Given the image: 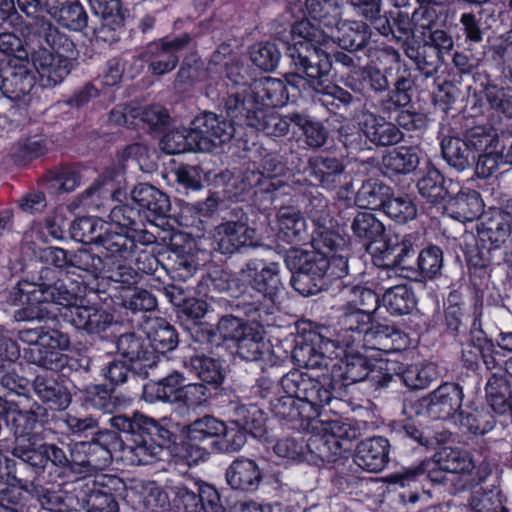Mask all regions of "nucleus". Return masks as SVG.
<instances>
[{
  "instance_id": "nucleus-1",
  "label": "nucleus",
  "mask_w": 512,
  "mask_h": 512,
  "mask_svg": "<svg viewBox=\"0 0 512 512\" xmlns=\"http://www.w3.org/2000/svg\"><path fill=\"white\" fill-rule=\"evenodd\" d=\"M84 289L77 281L64 282L57 278L49 267L40 269L32 281H19L9 292L8 302L21 307L14 311L15 321L44 320L49 312L44 304H57L65 307L62 316L78 330L89 335L104 337L115 324L114 315L95 305H79Z\"/></svg>"
},
{
  "instance_id": "nucleus-2",
  "label": "nucleus",
  "mask_w": 512,
  "mask_h": 512,
  "mask_svg": "<svg viewBox=\"0 0 512 512\" xmlns=\"http://www.w3.org/2000/svg\"><path fill=\"white\" fill-rule=\"evenodd\" d=\"M110 425L126 434L122 441L115 431L104 429L97 436L76 441L71 456L77 466L87 470H99L112 461V453L120 448L131 464L147 465L159 458L162 449L173 442V433L160 421L140 412L116 414L109 419Z\"/></svg>"
},
{
  "instance_id": "nucleus-3",
  "label": "nucleus",
  "mask_w": 512,
  "mask_h": 512,
  "mask_svg": "<svg viewBox=\"0 0 512 512\" xmlns=\"http://www.w3.org/2000/svg\"><path fill=\"white\" fill-rule=\"evenodd\" d=\"M292 32L299 34L302 40L286 48L293 68V71L285 75L289 86L299 92L313 90L331 98V104L337 108L350 106L354 101L353 95L329 80L332 59L321 48L326 43V32L314 27L309 21L297 23Z\"/></svg>"
},
{
  "instance_id": "nucleus-4",
  "label": "nucleus",
  "mask_w": 512,
  "mask_h": 512,
  "mask_svg": "<svg viewBox=\"0 0 512 512\" xmlns=\"http://www.w3.org/2000/svg\"><path fill=\"white\" fill-rule=\"evenodd\" d=\"M40 46L31 53L30 61L45 88L61 84L74 68L76 45L73 40L53 23L42 21Z\"/></svg>"
},
{
  "instance_id": "nucleus-5",
  "label": "nucleus",
  "mask_w": 512,
  "mask_h": 512,
  "mask_svg": "<svg viewBox=\"0 0 512 512\" xmlns=\"http://www.w3.org/2000/svg\"><path fill=\"white\" fill-rule=\"evenodd\" d=\"M224 128L218 115L204 112L196 117L189 128H177L167 132L160 141L166 154H180L189 151L214 152L224 143Z\"/></svg>"
},
{
  "instance_id": "nucleus-6",
  "label": "nucleus",
  "mask_w": 512,
  "mask_h": 512,
  "mask_svg": "<svg viewBox=\"0 0 512 512\" xmlns=\"http://www.w3.org/2000/svg\"><path fill=\"white\" fill-rule=\"evenodd\" d=\"M284 393L294 395L298 401L308 403L312 408L328 405L335 397L337 383L330 374L310 376L299 370H292L280 379Z\"/></svg>"
},
{
  "instance_id": "nucleus-7",
  "label": "nucleus",
  "mask_w": 512,
  "mask_h": 512,
  "mask_svg": "<svg viewBox=\"0 0 512 512\" xmlns=\"http://www.w3.org/2000/svg\"><path fill=\"white\" fill-rule=\"evenodd\" d=\"M343 351L338 364H334L330 376L337 383V390L363 380H370L376 387L384 388L394 380L393 375L385 372L387 369L380 363L376 366L373 361L358 352Z\"/></svg>"
},
{
  "instance_id": "nucleus-8",
  "label": "nucleus",
  "mask_w": 512,
  "mask_h": 512,
  "mask_svg": "<svg viewBox=\"0 0 512 512\" xmlns=\"http://www.w3.org/2000/svg\"><path fill=\"white\" fill-rule=\"evenodd\" d=\"M420 245L421 236L418 232L394 233L385 239L381 247L371 252L372 261L377 267L400 268L406 274Z\"/></svg>"
},
{
  "instance_id": "nucleus-9",
  "label": "nucleus",
  "mask_w": 512,
  "mask_h": 512,
  "mask_svg": "<svg viewBox=\"0 0 512 512\" xmlns=\"http://www.w3.org/2000/svg\"><path fill=\"white\" fill-rule=\"evenodd\" d=\"M8 403L1 399L0 408L6 413V422L15 437L12 454L20 458L28 452L34 441L41 437L34 432V428L39 422L40 417L44 415V409L37 405L36 409H20L16 404Z\"/></svg>"
},
{
  "instance_id": "nucleus-10",
  "label": "nucleus",
  "mask_w": 512,
  "mask_h": 512,
  "mask_svg": "<svg viewBox=\"0 0 512 512\" xmlns=\"http://www.w3.org/2000/svg\"><path fill=\"white\" fill-rule=\"evenodd\" d=\"M239 112L231 117V128L233 130L231 138L235 137L234 125H247L262 131L268 136L281 137L289 132L290 124H292L291 117L293 113L281 116L272 109L257 106L254 101L251 107L245 106Z\"/></svg>"
},
{
  "instance_id": "nucleus-11",
  "label": "nucleus",
  "mask_w": 512,
  "mask_h": 512,
  "mask_svg": "<svg viewBox=\"0 0 512 512\" xmlns=\"http://www.w3.org/2000/svg\"><path fill=\"white\" fill-rule=\"evenodd\" d=\"M192 38L183 33L173 39H162L149 44L141 54V59L148 64V71L154 76L165 75L174 70L179 62L177 53L185 49Z\"/></svg>"
},
{
  "instance_id": "nucleus-12",
  "label": "nucleus",
  "mask_w": 512,
  "mask_h": 512,
  "mask_svg": "<svg viewBox=\"0 0 512 512\" xmlns=\"http://www.w3.org/2000/svg\"><path fill=\"white\" fill-rule=\"evenodd\" d=\"M226 341L229 349H236V354L247 361L261 358L263 337L259 330L248 326L238 315L226 313Z\"/></svg>"
},
{
  "instance_id": "nucleus-13",
  "label": "nucleus",
  "mask_w": 512,
  "mask_h": 512,
  "mask_svg": "<svg viewBox=\"0 0 512 512\" xmlns=\"http://www.w3.org/2000/svg\"><path fill=\"white\" fill-rule=\"evenodd\" d=\"M124 482L117 476H102L85 485L80 503L86 512H119L116 493L124 489Z\"/></svg>"
},
{
  "instance_id": "nucleus-14",
  "label": "nucleus",
  "mask_w": 512,
  "mask_h": 512,
  "mask_svg": "<svg viewBox=\"0 0 512 512\" xmlns=\"http://www.w3.org/2000/svg\"><path fill=\"white\" fill-rule=\"evenodd\" d=\"M35 83L30 59L0 60V91L4 97L21 100L30 94Z\"/></svg>"
},
{
  "instance_id": "nucleus-15",
  "label": "nucleus",
  "mask_w": 512,
  "mask_h": 512,
  "mask_svg": "<svg viewBox=\"0 0 512 512\" xmlns=\"http://www.w3.org/2000/svg\"><path fill=\"white\" fill-rule=\"evenodd\" d=\"M119 354L132 364L133 371L138 377L146 379L151 376L159 361L151 346L135 332L121 334L116 342Z\"/></svg>"
},
{
  "instance_id": "nucleus-16",
  "label": "nucleus",
  "mask_w": 512,
  "mask_h": 512,
  "mask_svg": "<svg viewBox=\"0 0 512 512\" xmlns=\"http://www.w3.org/2000/svg\"><path fill=\"white\" fill-rule=\"evenodd\" d=\"M88 1L94 13L99 16V24L93 27L95 41L109 45L119 41L125 21L121 0Z\"/></svg>"
},
{
  "instance_id": "nucleus-17",
  "label": "nucleus",
  "mask_w": 512,
  "mask_h": 512,
  "mask_svg": "<svg viewBox=\"0 0 512 512\" xmlns=\"http://www.w3.org/2000/svg\"><path fill=\"white\" fill-rule=\"evenodd\" d=\"M50 341H40V344L32 345L24 350V358L27 362L46 370L60 371L67 362V355L62 351L69 348L71 342L67 334L52 333Z\"/></svg>"
},
{
  "instance_id": "nucleus-18",
  "label": "nucleus",
  "mask_w": 512,
  "mask_h": 512,
  "mask_svg": "<svg viewBox=\"0 0 512 512\" xmlns=\"http://www.w3.org/2000/svg\"><path fill=\"white\" fill-rule=\"evenodd\" d=\"M226 79V115L231 118L245 106L253 105V100L249 98L252 84L247 67L239 60L235 65L226 66Z\"/></svg>"
},
{
  "instance_id": "nucleus-19",
  "label": "nucleus",
  "mask_w": 512,
  "mask_h": 512,
  "mask_svg": "<svg viewBox=\"0 0 512 512\" xmlns=\"http://www.w3.org/2000/svg\"><path fill=\"white\" fill-rule=\"evenodd\" d=\"M19 459L22 464H29L32 467L45 469L48 464L60 468L76 471L75 457L68 454L64 444L47 443L44 442L42 437L32 443L28 452L24 453Z\"/></svg>"
},
{
  "instance_id": "nucleus-20",
  "label": "nucleus",
  "mask_w": 512,
  "mask_h": 512,
  "mask_svg": "<svg viewBox=\"0 0 512 512\" xmlns=\"http://www.w3.org/2000/svg\"><path fill=\"white\" fill-rule=\"evenodd\" d=\"M156 242V237L144 229L143 226H135L131 230L115 231L108 233L104 239L106 258L117 260H129L136 253L137 244L150 245Z\"/></svg>"
},
{
  "instance_id": "nucleus-21",
  "label": "nucleus",
  "mask_w": 512,
  "mask_h": 512,
  "mask_svg": "<svg viewBox=\"0 0 512 512\" xmlns=\"http://www.w3.org/2000/svg\"><path fill=\"white\" fill-rule=\"evenodd\" d=\"M464 393L455 382H445L433 390L425 399L427 413L434 418L455 417L462 407Z\"/></svg>"
},
{
  "instance_id": "nucleus-22",
  "label": "nucleus",
  "mask_w": 512,
  "mask_h": 512,
  "mask_svg": "<svg viewBox=\"0 0 512 512\" xmlns=\"http://www.w3.org/2000/svg\"><path fill=\"white\" fill-rule=\"evenodd\" d=\"M236 392L234 388H230L229 393L226 391V397H229V401L226 403V425L246 429L255 437L262 436L264 433L262 412L255 406L247 407L241 404L240 397Z\"/></svg>"
},
{
  "instance_id": "nucleus-23",
  "label": "nucleus",
  "mask_w": 512,
  "mask_h": 512,
  "mask_svg": "<svg viewBox=\"0 0 512 512\" xmlns=\"http://www.w3.org/2000/svg\"><path fill=\"white\" fill-rule=\"evenodd\" d=\"M130 196L150 222L164 219L169 215L171 202L168 195L151 184H137L131 190Z\"/></svg>"
},
{
  "instance_id": "nucleus-24",
  "label": "nucleus",
  "mask_w": 512,
  "mask_h": 512,
  "mask_svg": "<svg viewBox=\"0 0 512 512\" xmlns=\"http://www.w3.org/2000/svg\"><path fill=\"white\" fill-rule=\"evenodd\" d=\"M477 233L482 244H488L494 250L506 248L512 234V222L501 209H493L484 213L477 225Z\"/></svg>"
},
{
  "instance_id": "nucleus-25",
  "label": "nucleus",
  "mask_w": 512,
  "mask_h": 512,
  "mask_svg": "<svg viewBox=\"0 0 512 512\" xmlns=\"http://www.w3.org/2000/svg\"><path fill=\"white\" fill-rule=\"evenodd\" d=\"M371 35V29L365 22L340 20L332 31L326 32V42L331 39L342 49L355 52L368 45Z\"/></svg>"
},
{
  "instance_id": "nucleus-26",
  "label": "nucleus",
  "mask_w": 512,
  "mask_h": 512,
  "mask_svg": "<svg viewBox=\"0 0 512 512\" xmlns=\"http://www.w3.org/2000/svg\"><path fill=\"white\" fill-rule=\"evenodd\" d=\"M361 130L368 141L377 147L393 146L403 140L404 134L398 126L387 121L384 116L367 112L360 123Z\"/></svg>"
},
{
  "instance_id": "nucleus-27",
  "label": "nucleus",
  "mask_w": 512,
  "mask_h": 512,
  "mask_svg": "<svg viewBox=\"0 0 512 512\" xmlns=\"http://www.w3.org/2000/svg\"><path fill=\"white\" fill-rule=\"evenodd\" d=\"M389 441L381 436L365 439L358 443L354 462L361 469L378 473L382 471L389 462Z\"/></svg>"
},
{
  "instance_id": "nucleus-28",
  "label": "nucleus",
  "mask_w": 512,
  "mask_h": 512,
  "mask_svg": "<svg viewBox=\"0 0 512 512\" xmlns=\"http://www.w3.org/2000/svg\"><path fill=\"white\" fill-rule=\"evenodd\" d=\"M247 217L242 208L234 207L226 216V253H234L242 248L255 247V230L247 226Z\"/></svg>"
},
{
  "instance_id": "nucleus-29",
  "label": "nucleus",
  "mask_w": 512,
  "mask_h": 512,
  "mask_svg": "<svg viewBox=\"0 0 512 512\" xmlns=\"http://www.w3.org/2000/svg\"><path fill=\"white\" fill-rule=\"evenodd\" d=\"M48 15L70 31L82 32L88 27V14L79 0H51Z\"/></svg>"
},
{
  "instance_id": "nucleus-30",
  "label": "nucleus",
  "mask_w": 512,
  "mask_h": 512,
  "mask_svg": "<svg viewBox=\"0 0 512 512\" xmlns=\"http://www.w3.org/2000/svg\"><path fill=\"white\" fill-rule=\"evenodd\" d=\"M276 239L288 244H299L308 238L306 221L293 206H282L277 211Z\"/></svg>"
},
{
  "instance_id": "nucleus-31",
  "label": "nucleus",
  "mask_w": 512,
  "mask_h": 512,
  "mask_svg": "<svg viewBox=\"0 0 512 512\" xmlns=\"http://www.w3.org/2000/svg\"><path fill=\"white\" fill-rule=\"evenodd\" d=\"M143 331L154 353L165 354L178 346V333L165 318H148L143 324Z\"/></svg>"
},
{
  "instance_id": "nucleus-32",
  "label": "nucleus",
  "mask_w": 512,
  "mask_h": 512,
  "mask_svg": "<svg viewBox=\"0 0 512 512\" xmlns=\"http://www.w3.org/2000/svg\"><path fill=\"white\" fill-rule=\"evenodd\" d=\"M289 85L286 80L266 77L253 82L249 98L256 102L257 106H263L266 109L282 106L289 100Z\"/></svg>"
},
{
  "instance_id": "nucleus-33",
  "label": "nucleus",
  "mask_w": 512,
  "mask_h": 512,
  "mask_svg": "<svg viewBox=\"0 0 512 512\" xmlns=\"http://www.w3.org/2000/svg\"><path fill=\"white\" fill-rule=\"evenodd\" d=\"M187 437L191 440H200L207 443L212 451L221 453L224 445V423L216 418L206 415L198 418L186 427Z\"/></svg>"
},
{
  "instance_id": "nucleus-34",
  "label": "nucleus",
  "mask_w": 512,
  "mask_h": 512,
  "mask_svg": "<svg viewBox=\"0 0 512 512\" xmlns=\"http://www.w3.org/2000/svg\"><path fill=\"white\" fill-rule=\"evenodd\" d=\"M344 170V164L336 157L318 155L308 160L309 176L327 189H334L340 184Z\"/></svg>"
},
{
  "instance_id": "nucleus-35",
  "label": "nucleus",
  "mask_w": 512,
  "mask_h": 512,
  "mask_svg": "<svg viewBox=\"0 0 512 512\" xmlns=\"http://www.w3.org/2000/svg\"><path fill=\"white\" fill-rule=\"evenodd\" d=\"M284 262L287 268L299 267L327 283V255L320 251L292 248L286 251Z\"/></svg>"
},
{
  "instance_id": "nucleus-36",
  "label": "nucleus",
  "mask_w": 512,
  "mask_h": 512,
  "mask_svg": "<svg viewBox=\"0 0 512 512\" xmlns=\"http://www.w3.org/2000/svg\"><path fill=\"white\" fill-rule=\"evenodd\" d=\"M417 253L418 257L408 268V273L405 274L406 278L421 282L433 279L441 273L443 252L438 246L430 245Z\"/></svg>"
},
{
  "instance_id": "nucleus-37",
  "label": "nucleus",
  "mask_w": 512,
  "mask_h": 512,
  "mask_svg": "<svg viewBox=\"0 0 512 512\" xmlns=\"http://www.w3.org/2000/svg\"><path fill=\"white\" fill-rule=\"evenodd\" d=\"M116 230L99 218L80 217L75 219L69 227L70 237L83 244L96 243L104 248V239L108 233H115Z\"/></svg>"
},
{
  "instance_id": "nucleus-38",
  "label": "nucleus",
  "mask_w": 512,
  "mask_h": 512,
  "mask_svg": "<svg viewBox=\"0 0 512 512\" xmlns=\"http://www.w3.org/2000/svg\"><path fill=\"white\" fill-rule=\"evenodd\" d=\"M403 341V334L398 329L374 320L363 338L364 345L385 353L399 351Z\"/></svg>"
},
{
  "instance_id": "nucleus-39",
  "label": "nucleus",
  "mask_w": 512,
  "mask_h": 512,
  "mask_svg": "<svg viewBox=\"0 0 512 512\" xmlns=\"http://www.w3.org/2000/svg\"><path fill=\"white\" fill-rule=\"evenodd\" d=\"M440 146L442 157L451 168L458 172L473 168L476 157L464 138L444 136Z\"/></svg>"
},
{
  "instance_id": "nucleus-40",
  "label": "nucleus",
  "mask_w": 512,
  "mask_h": 512,
  "mask_svg": "<svg viewBox=\"0 0 512 512\" xmlns=\"http://www.w3.org/2000/svg\"><path fill=\"white\" fill-rule=\"evenodd\" d=\"M413 86L414 81L410 74L403 72L397 75L392 89L378 102V111L383 115H390L408 106L412 101Z\"/></svg>"
},
{
  "instance_id": "nucleus-41",
  "label": "nucleus",
  "mask_w": 512,
  "mask_h": 512,
  "mask_svg": "<svg viewBox=\"0 0 512 512\" xmlns=\"http://www.w3.org/2000/svg\"><path fill=\"white\" fill-rule=\"evenodd\" d=\"M32 386L38 398L49 405L51 409L64 410L71 403L70 393L53 377L37 375Z\"/></svg>"
},
{
  "instance_id": "nucleus-42",
  "label": "nucleus",
  "mask_w": 512,
  "mask_h": 512,
  "mask_svg": "<svg viewBox=\"0 0 512 512\" xmlns=\"http://www.w3.org/2000/svg\"><path fill=\"white\" fill-rule=\"evenodd\" d=\"M262 479L256 463L247 458L236 459L226 471V482L233 489L254 491Z\"/></svg>"
},
{
  "instance_id": "nucleus-43",
  "label": "nucleus",
  "mask_w": 512,
  "mask_h": 512,
  "mask_svg": "<svg viewBox=\"0 0 512 512\" xmlns=\"http://www.w3.org/2000/svg\"><path fill=\"white\" fill-rule=\"evenodd\" d=\"M404 52L427 78L434 76L444 62V58L425 40L422 43H407Z\"/></svg>"
},
{
  "instance_id": "nucleus-44",
  "label": "nucleus",
  "mask_w": 512,
  "mask_h": 512,
  "mask_svg": "<svg viewBox=\"0 0 512 512\" xmlns=\"http://www.w3.org/2000/svg\"><path fill=\"white\" fill-rule=\"evenodd\" d=\"M342 312V328L335 337H348L353 339V344L363 341L365 333L373 322L372 315L353 309L351 304H345Z\"/></svg>"
},
{
  "instance_id": "nucleus-45",
  "label": "nucleus",
  "mask_w": 512,
  "mask_h": 512,
  "mask_svg": "<svg viewBox=\"0 0 512 512\" xmlns=\"http://www.w3.org/2000/svg\"><path fill=\"white\" fill-rule=\"evenodd\" d=\"M485 398L491 409L504 415L510 411L512 390L509 381L502 374L493 373L485 385Z\"/></svg>"
},
{
  "instance_id": "nucleus-46",
  "label": "nucleus",
  "mask_w": 512,
  "mask_h": 512,
  "mask_svg": "<svg viewBox=\"0 0 512 512\" xmlns=\"http://www.w3.org/2000/svg\"><path fill=\"white\" fill-rule=\"evenodd\" d=\"M83 392L85 401L103 413L120 414L118 411L130 402L126 397L113 395L105 385H89L84 388Z\"/></svg>"
},
{
  "instance_id": "nucleus-47",
  "label": "nucleus",
  "mask_w": 512,
  "mask_h": 512,
  "mask_svg": "<svg viewBox=\"0 0 512 512\" xmlns=\"http://www.w3.org/2000/svg\"><path fill=\"white\" fill-rule=\"evenodd\" d=\"M311 243L313 250L324 255L347 251V242L339 232L337 221L314 228Z\"/></svg>"
},
{
  "instance_id": "nucleus-48",
  "label": "nucleus",
  "mask_w": 512,
  "mask_h": 512,
  "mask_svg": "<svg viewBox=\"0 0 512 512\" xmlns=\"http://www.w3.org/2000/svg\"><path fill=\"white\" fill-rule=\"evenodd\" d=\"M353 346V339L348 337L324 338L320 341L319 349L312 355L303 367L308 369H328L330 361L342 356L346 348Z\"/></svg>"
},
{
  "instance_id": "nucleus-49",
  "label": "nucleus",
  "mask_w": 512,
  "mask_h": 512,
  "mask_svg": "<svg viewBox=\"0 0 512 512\" xmlns=\"http://www.w3.org/2000/svg\"><path fill=\"white\" fill-rule=\"evenodd\" d=\"M351 230L367 250L385 234L384 224L370 212H358L353 218Z\"/></svg>"
},
{
  "instance_id": "nucleus-50",
  "label": "nucleus",
  "mask_w": 512,
  "mask_h": 512,
  "mask_svg": "<svg viewBox=\"0 0 512 512\" xmlns=\"http://www.w3.org/2000/svg\"><path fill=\"white\" fill-rule=\"evenodd\" d=\"M419 163V154L411 147L394 149L382 158V166L389 174H410L416 171Z\"/></svg>"
},
{
  "instance_id": "nucleus-51",
  "label": "nucleus",
  "mask_w": 512,
  "mask_h": 512,
  "mask_svg": "<svg viewBox=\"0 0 512 512\" xmlns=\"http://www.w3.org/2000/svg\"><path fill=\"white\" fill-rule=\"evenodd\" d=\"M252 287L274 302L283 289L279 264L271 262L259 272H255Z\"/></svg>"
},
{
  "instance_id": "nucleus-52",
  "label": "nucleus",
  "mask_w": 512,
  "mask_h": 512,
  "mask_svg": "<svg viewBox=\"0 0 512 512\" xmlns=\"http://www.w3.org/2000/svg\"><path fill=\"white\" fill-rule=\"evenodd\" d=\"M382 302L387 311L396 316L409 314L416 306L413 291L407 285H396L385 291Z\"/></svg>"
},
{
  "instance_id": "nucleus-53",
  "label": "nucleus",
  "mask_w": 512,
  "mask_h": 512,
  "mask_svg": "<svg viewBox=\"0 0 512 512\" xmlns=\"http://www.w3.org/2000/svg\"><path fill=\"white\" fill-rule=\"evenodd\" d=\"M392 191L388 185L371 179L362 184L357 192L356 201L361 207L371 210L381 209L383 211Z\"/></svg>"
},
{
  "instance_id": "nucleus-54",
  "label": "nucleus",
  "mask_w": 512,
  "mask_h": 512,
  "mask_svg": "<svg viewBox=\"0 0 512 512\" xmlns=\"http://www.w3.org/2000/svg\"><path fill=\"white\" fill-rule=\"evenodd\" d=\"M306 9L310 17L332 31L341 20V7L337 0H306Z\"/></svg>"
},
{
  "instance_id": "nucleus-55",
  "label": "nucleus",
  "mask_w": 512,
  "mask_h": 512,
  "mask_svg": "<svg viewBox=\"0 0 512 512\" xmlns=\"http://www.w3.org/2000/svg\"><path fill=\"white\" fill-rule=\"evenodd\" d=\"M444 176L435 168L429 169L417 182L418 192L432 205L442 203L448 195Z\"/></svg>"
},
{
  "instance_id": "nucleus-56",
  "label": "nucleus",
  "mask_w": 512,
  "mask_h": 512,
  "mask_svg": "<svg viewBox=\"0 0 512 512\" xmlns=\"http://www.w3.org/2000/svg\"><path fill=\"white\" fill-rule=\"evenodd\" d=\"M102 257L87 248L71 250L70 273L83 272L92 278H98L105 270Z\"/></svg>"
},
{
  "instance_id": "nucleus-57",
  "label": "nucleus",
  "mask_w": 512,
  "mask_h": 512,
  "mask_svg": "<svg viewBox=\"0 0 512 512\" xmlns=\"http://www.w3.org/2000/svg\"><path fill=\"white\" fill-rule=\"evenodd\" d=\"M306 448L315 460L327 463L336 462L346 452L339 442L323 433L310 436Z\"/></svg>"
},
{
  "instance_id": "nucleus-58",
  "label": "nucleus",
  "mask_w": 512,
  "mask_h": 512,
  "mask_svg": "<svg viewBox=\"0 0 512 512\" xmlns=\"http://www.w3.org/2000/svg\"><path fill=\"white\" fill-rule=\"evenodd\" d=\"M440 467L449 473H465L474 468L469 454L459 448L443 447L434 454Z\"/></svg>"
},
{
  "instance_id": "nucleus-59",
  "label": "nucleus",
  "mask_w": 512,
  "mask_h": 512,
  "mask_svg": "<svg viewBox=\"0 0 512 512\" xmlns=\"http://www.w3.org/2000/svg\"><path fill=\"white\" fill-rule=\"evenodd\" d=\"M292 124L299 127L305 137V143L312 149L323 147L328 139V131L322 123L311 120L308 116L293 113Z\"/></svg>"
},
{
  "instance_id": "nucleus-60",
  "label": "nucleus",
  "mask_w": 512,
  "mask_h": 512,
  "mask_svg": "<svg viewBox=\"0 0 512 512\" xmlns=\"http://www.w3.org/2000/svg\"><path fill=\"white\" fill-rule=\"evenodd\" d=\"M383 212L393 221L404 224L417 216V208L412 199L406 195H395L392 191Z\"/></svg>"
},
{
  "instance_id": "nucleus-61",
  "label": "nucleus",
  "mask_w": 512,
  "mask_h": 512,
  "mask_svg": "<svg viewBox=\"0 0 512 512\" xmlns=\"http://www.w3.org/2000/svg\"><path fill=\"white\" fill-rule=\"evenodd\" d=\"M464 139L475 156L497 149L498 145V135L490 126L473 127L465 133Z\"/></svg>"
},
{
  "instance_id": "nucleus-62",
  "label": "nucleus",
  "mask_w": 512,
  "mask_h": 512,
  "mask_svg": "<svg viewBox=\"0 0 512 512\" xmlns=\"http://www.w3.org/2000/svg\"><path fill=\"white\" fill-rule=\"evenodd\" d=\"M288 269L291 272V286L302 296L316 295L328 287V283L322 281V278L315 277L299 267Z\"/></svg>"
},
{
  "instance_id": "nucleus-63",
  "label": "nucleus",
  "mask_w": 512,
  "mask_h": 512,
  "mask_svg": "<svg viewBox=\"0 0 512 512\" xmlns=\"http://www.w3.org/2000/svg\"><path fill=\"white\" fill-rule=\"evenodd\" d=\"M250 59L261 70L271 72L279 64L281 52L275 43L261 42L251 47Z\"/></svg>"
},
{
  "instance_id": "nucleus-64",
  "label": "nucleus",
  "mask_w": 512,
  "mask_h": 512,
  "mask_svg": "<svg viewBox=\"0 0 512 512\" xmlns=\"http://www.w3.org/2000/svg\"><path fill=\"white\" fill-rule=\"evenodd\" d=\"M459 216L466 220H474L484 215L483 201L480 194L475 190L460 191L453 200Z\"/></svg>"
}]
</instances>
